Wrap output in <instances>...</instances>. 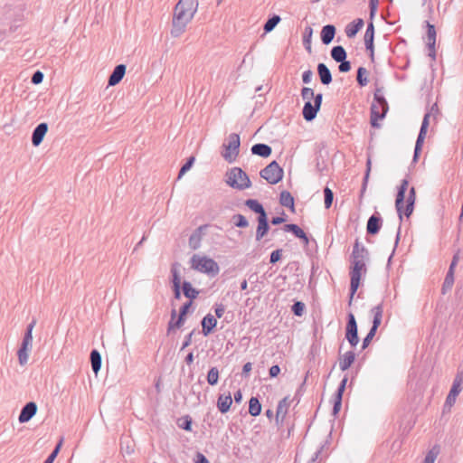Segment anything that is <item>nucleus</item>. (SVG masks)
Returning <instances> with one entry per match:
<instances>
[{"mask_svg": "<svg viewBox=\"0 0 463 463\" xmlns=\"http://www.w3.org/2000/svg\"><path fill=\"white\" fill-rule=\"evenodd\" d=\"M369 260V251L362 245L358 239L353 246V250L350 256V299L349 305L352 304L354 295L357 291L363 274L367 271L366 262Z\"/></svg>", "mask_w": 463, "mask_h": 463, "instance_id": "1", "label": "nucleus"}, {"mask_svg": "<svg viewBox=\"0 0 463 463\" xmlns=\"http://www.w3.org/2000/svg\"><path fill=\"white\" fill-rule=\"evenodd\" d=\"M198 9V0H179L173 14L171 35L179 37L192 21Z\"/></svg>", "mask_w": 463, "mask_h": 463, "instance_id": "2", "label": "nucleus"}, {"mask_svg": "<svg viewBox=\"0 0 463 463\" xmlns=\"http://www.w3.org/2000/svg\"><path fill=\"white\" fill-rule=\"evenodd\" d=\"M226 184L233 189L240 191L251 186L248 175L240 167H233L226 173Z\"/></svg>", "mask_w": 463, "mask_h": 463, "instance_id": "3", "label": "nucleus"}, {"mask_svg": "<svg viewBox=\"0 0 463 463\" xmlns=\"http://www.w3.org/2000/svg\"><path fill=\"white\" fill-rule=\"evenodd\" d=\"M191 267L202 273L208 274L212 277L216 276L219 271V266L215 260L210 259L208 257H201L199 255L194 254L191 258Z\"/></svg>", "mask_w": 463, "mask_h": 463, "instance_id": "4", "label": "nucleus"}, {"mask_svg": "<svg viewBox=\"0 0 463 463\" xmlns=\"http://www.w3.org/2000/svg\"><path fill=\"white\" fill-rule=\"evenodd\" d=\"M240 136L236 133H232L223 143L222 147L224 151L222 152V157L229 163L235 161L240 150Z\"/></svg>", "mask_w": 463, "mask_h": 463, "instance_id": "5", "label": "nucleus"}, {"mask_svg": "<svg viewBox=\"0 0 463 463\" xmlns=\"http://www.w3.org/2000/svg\"><path fill=\"white\" fill-rule=\"evenodd\" d=\"M260 175L269 184H276L282 180L284 171L278 162L274 160L260 172Z\"/></svg>", "mask_w": 463, "mask_h": 463, "instance_id": "6", "label": "nucleus"}, {"mask_svg": "<svg viewBox=\"0 0 463 463\" xmlns=\"http://www.w3.org/2000/svg\"><path fill=\"white\" fill-rule=\"evenodd\" d=\"M388 110L389 105L385 99L383 103L380 100L373 99L371 106V125L373 128H378L379 124L377 121L384 118Z\"/></svg>", "mask_w": 463, "mask_h": 463, "instance_id": "7", "label": "nucleus"}, {"mask_svg": "<svg viewBox=\"0 0 463 463\" xmlns=\"http://www.w3.org/2000/svg\"><path fill=\"white\" fill-rule=\"evenodd\" d=\"M345 338L351 345V346L354 347L359 342L358 333H357V324L355 317L353 313L348 314L347 323L345 327Z\"/></svg>", "mask_w": 463, "mask_h": 463, "instance_id": "8", "label": "nucleus"}, {"mask_svg": "<svg viewBox=\"0 0 463 463\" xmlns=\"http://www.w3.org/2000/svg\"><path fill=\"white\" fill-rule=\"evenodd\" d=\"M429 118L430 114H425L423 120L421 122V126L420 128V132L416 140L415 147H414V154H413V162H417L420 154L421 152L422 145L427 134V129L429 127Z\"/></svg>", "mask_w": 463, "mask_h": 463, "instance_id": "9", "label": "nucleus"}, {"mask_svg": "<svg viewBox=\"0 0 463 463\" xmlns=\"http://www.w3.org/2000/svg\"><path fill=\"white\" fill-rule=\"evenodd\" d=\"M409 182L407 179H403L401 183V185L398 188V192L396 194V200H395V207L397 210V213L399 214L400 222L402 221V208H403V203L405 199V194L408 188Z\"/></svg>", "mask_w": 463, "mask_h": 463, "instance_id": "10", "label": "nucleus"}, {"mask_svg": "<svg viewBox=\"0 0 463 463\" xmlns=\"http://www.w3.org/2000/svg\"><path fill=\"white\" fill-rule=\"evenodd\" d=\"M373 40H374V25L373 23L371 21L367 24V28L364 33V44L366 50L369 52V55L372 61L374 59V46H373Z\"/></svg>", "mask_w": 463, "mask_h": 463, "instance_id": "11", "label": "nucleus"}, {"mask_svg": "<svg viewBox=\"0 0 463 463\" xmlns=\"http://www.w3.org/2000/svg\"><path fill=\"white\" fill-rule=\"evenodd\" d=\"M48 131V124L45 122L40 123L33 131L31 141L34 146L42 144L46 133Z\"/></svg>", "mask_w": 463, "mask_h": 463, "instance_id": "12", "label": "nucleus"}, {"mask_svg": "<svg viewBox=\"0 0 463 463\" xmlns=\"http://www.w3.org/2000/svg\"><path fill=\"white\" fill-rule=\"evenodd\" d=\"M427 23V47L430 51L429 56L435 59L436 56V51H435V44H436V30L435 26L433 24H430L429 22Z\"/></svg>", "mask_w": 463, "mask_h": 463, "instance_id": "13", "label": "nucleus"}, {"mask_svg": "<svg viewBox=\"0 0 463 463\" xmlns=\"http://www.w3.org/2000/svg\"><path fill=\"white\" fill-rule=\"evenodd\" d=\"M382 224H383V220L378 213L371 215L367 221V225H366L367 233L370 235L377 234L379 232V231L381 230Z\"/></svg>", "mask_w": 463, "mask_h": 463, "instance_id": "14", "label": "nucleus"}, {"mask_svg": "<svg viewBox=\"0 0 463 463\" xmlns=\"http://www.w3.org/2000/svg\"><path fill=\"white\" fill-rule=\"evenodd\" d=\"M126 69L127 68H126L125 64L117 65L114 68L112 73L109 77L108 85L115 86V85L118 84L126 73Z\"/></svg>", "mask_w": 463, "mask_h": 463, "instance_id": "15", "label": "nucleus"}, {"mask_svg": "<svg viewBox=\"0 0 463 463\" xmlns=\"http://www.w3.org/2000/svg\"><path fill=\"white\" fill-rule=\"evenodd\" d=\"M202 333L204 336L209 335L217 325L216 318L212 314H207L201 321Z\"/></svg>", "mask_w": 463, "mask_h": 463, "instance_id": "16", "label": "nucleus"}, {"mask_svg": "<svg viewBox=\"0 0 463 463\" xmlns=\"http://www.w3.org/2000/svg\"><path fill=\"white\" fill-rule=\"evenodd\" d=\"M258 227L256 230V240L260 241L269 231V225L268 222V215L258 216Z\"/></svg>", "mask_w": 463, "mask_h": 463, "instance_id": "17", "label": "nucleus"}, {"mask_svg": "<svg viewBox=\"0 0 463 463\" xmlns=\"http://www.w3.org/2000/svg\"><path fill=\"white\" fill-rule=\"evenodd\" d=\"M283 230L287 232H292L297 238L302 240L306 245L308 244L307 235L298 225L294 223L285 224Z\"/></svg>", "mask_w": 463, "mask_h": 463, "instance_id": "18", "label": "nucleus"}, {"mask_svg": "<svg viewBox=\"0 0 463 463\" xmlns=\"http://www.w3.org/2000/svg\"><path fill=\"white\" fill-rule=\"evenodd\" d=\"M364 22L362 18H357L345 26V33L348 38H354L363 28Z\"/></svg>", "mask_w": 463, "mask_h": 463, "instance_id": "19", "label": "nucleus"}, {"mask_svg": "<svg viewBox=\"0 0 463 463\" xmlns=\"http://www.w3.org/2000/svg\"><path fill=\"white\" fill-rule=\"evenodd\" d=\"M319 109L311 102V100L306 101L302 109V115L305 120L312 121L316 118Z\"/></svg>", "mask_w": 463, "mask_h": 463, "instance_id": "20", "label": "nucleus"}, {"mask_svg": "<svg viewBox=\"0 0 463 463\" xmlns=\"http://www.w3.org/2000/svg\"><path fill=\"white\" fill-rule=\"evenodd\" d=\"M317 74L323 85H329L332 82V73L325 63L317 64Z\"/></svg>", "mask_w": 463, "mask_h": 463, "instance_id": "21", "label": "nucleus"}, {"mask_svg": "<svg viewBox=\"0 0 463 463\" xmlns=\"http://www.w3.org/2000/svg\"><path fill=\"white\" fill-rule=\"evenodd\" d=\"M335 27L333 24L323 26L320 33L322 43L326 45L329 44L335 35Z\"/></svg>", "mask_w": 463, "mask_h": 463, "instance_id": "22", "label": "nucleus"}, {"mask_svg": "<svg viewBox=\"0 0 463 463\" xmlns=\"http://www.w3.org/2000/svg\"><path fill=\"white\" fill-rule=\"evenodd\" d=\"M232 404V398L231 393L227 395L220 394L217 400V408L222 413H226L229 411L231 406Z\"/></svg>", "mask_w": 463, "mask_h": 463, "instance_id": "23", "label": "nucleus"}, {"mask_svg": "<svg viewBox=\"0 0 463 463\" xmlns=\"http://www.w3.org/2000/svg\"><path fill=\"white\" fill-rule=\"evenodd\" d=\"M250 151L253 155L265 158L270 156L272 149L267 144L258 143L251 146Z\"/></svg>", "mask_w": 463, "mask_h": 463, "instance_id": "24", "label": "nucleus"}, {"mask_svg": "<svg viewBox=\"0 0 463 463\" xmlns=\"http://www.w3.org/2000/svg\"><path fill=\"white\" fill-rule=\"evenodd\" d=\"M371 312L373 315V326H372L371 328L373 330H376L377 331L379 326L382 323V318H383V303H380L379 305H377L374 307H373Z\"/></svg>", "mask_w": 463, "mask_h": 463, "instance_id": "25", "label": "nucleus"}, {"mask_svg": "<svg viewBox=\"0 0 463 463\" xmlns=\"http://www.w3.org/2000/svg\"><path fill=\"white\" fill-rule=\"evenodd\" d=\"M355 354L353 351H348L339 358V367L342 371H346L354 362Z\"/></svg>", "mask_w": 463, "mask_h": 463, "instance_id": "26", "label": "nucleus"}, {"mask_svg": "<svg viewBox=\"0 0 463 463\" xmlns=\"http://www.w3.org/2000/svg\"><path fill=\"white\" fill-rule=\"evenodd\" d=\"M290 405V400L288 396L284 397L282 400L279 402L278 408H277V413H276V420L278 421L279 417H281V420L285 418L286 414L288 413V407Z\"/></svg>", "mask_w": 463, "mask_h": 463, "instance_id": "27", "label": "nucleus"}, {"mask_svg": "<svg viewBox=\"0 0 463 463\" xmlns=\"http://www.w3.org/2000/svg\"><path fill=\"white\" fill-rule=\"evenodd\" d=\"M29 344V328L24 333L22 347L18 351L19 363L22 365L26 364L27 363V345Z\"/></svg>", "mask_w": 463, "mask_h": 463, "instance_id": "28", "label": "nucleus"}, {"mask_svg": "<svg viewBox=\"0 0 463 463\" xmlns=\"http://www.w3.org/2000/svg\"><path fill=\"white\" fill-rule=\"evenodd\" d=\"M185 318L178 316L176 318V310L173 309L171 311V319L168 322L167 326V333L169 334L172 330L175 328H180L184 324Z\"/></svg>", "mask_w": 463, "mask_h": 463, "instance_id": "29", "label": "nucleus"}, {"mask_svg": "<svg viewBox=\"0 0 463 463\" xmlns=\"http://www.w3.org/2000/svg\"><path fill=\"white\" fill-rule=\"evenodd\" d=\"M245 205L255 213H258V216H265L267 214L263 205L258 200L248 199L245 201Z\"/></svg>", "mask_w": 463, "mask_h": 463, "instance_id": "30", "label": "nucleus"}, {"mask_svg": "<svg viewBox=\"0 0 463 463\" xmlns=\"http://www.w3.org/2000/svg\"><path fill=\"white\" fill-rule=\"evenodd\" d=\"M279 203L287 208H289L291 212L295 211L294 197L288 191H282L279 195Z\"/></svg>", "mask_w": 463, "mask_h": 463, "instance_id": "31", "label": "nucleus"}, {"mask_svg": "<svg viewBox=\"0 0 463 463\" xmlns=\"http://www.w3.org/2000/svg\"><path fill=\"white\" fill-rule=\"evenodd\" d=\"M91 369L97 374L101 368V355L97 349H93L90 354Z\"/></svg>", "mask_w": 463, "mask_h": 463, "instance_id": "32", "label": "nucleus"}, {"mask_svg": "<svg viewBox=\"0 0 463 463\" xmlns=\"http://www.w3.org/2000/svg\"><path fill=\"white\" fill-rule=\"evenodd\" d=\"M182 290L184 295L188 298L191 301L193 299H195L198 295L199 291L193 288L192 284L189 281H184L182 284Z\"/></svg>", "mask_w": 463, "mask_h": 463, "instance_id": "33", "label": "nucleus"}, {"mask_svg": "<svg viewBox=\"0 0 463 463\" xmlns=\"http://www.w3.org/2000/svg\"><path fill=\"white\" fill-rule=\"evenodd\" d=\"M463 373H458L454 378L449 392L452 396H458L462 391Z\"/></svg>", "mask_w": 463, "mask_h": 463, "instance_id": "34", "label": "nucleus"}, {"mask_svg": "<svg viewBox=\"0 0 463 463\" xmlns=\"http://www.w3.org/2000/svg\"><path fill=\"white\" fill-rule=\"evenodd\" d=\"M261 412V404L257 397H251L249 401V413L253 416H259Z\"/></svg>", "mask_w": 463, "mask_h": 463, "instance_id": "35", "label": "nucleus"}, {"mask_svg": "<svg viewBox=\"0 0 463 463\" xmlns=\"http://www.w3.org/2000/svg\"><path fill=\"white\" fill-rule=\"evenodd\" d=\"M331 57L335 61L338 62L342 61L343 58L346 59L347 53L343 46L336 45L331 50Z\"/></svg>", "mask_w": 463, "mask_h": 463, "instance_id": "36", "label": "nucleus"}, {"mask_svg": "<svg viewBox=\"0 0 463 463\" xmlns=\"http://www.w3.org/2000/svg\"><path fill=\"white\" fill-rule=\"evenodd\" d=\"M281 18L278 14H273L271 17H269L267 22L265 23L263 26V30L265 33L271 32L280 22Z\"/></svg>", "mask_w": 463, "mask_h": 463, "instance_id": "37", "label": "nucleus"}, {"mask_svg": "<svg viewBox=\"0 0 463 463\" xmlns=\"http://www.w3.org/2000/svg\"><path fill=\"white\" fill-rule=\"evenodd\" d=\"M371 165H372V161H371V158L368 157L367 161H366V170H365V174L364 176L363 184H362V188H361V192H360V198H362L364 196V194L366 191L367 184H368V180H369V176H370V173H371Z\"/></svg>", "mask_w": 463, "mask_h": 463, "instance_id": "38", "label": "nucleus"}, {"mask_svg": "<svg viewBox=\"0 0 463 463\" xmlns=\"http://www.w3.org/2000/svg\"><path fill=\"white\" fill-rule=\"evenodd\" d=\"M313 34V30L311 27H306L303 33V43L305 45L306 50L310 53L311 52V38Z\"/></svg>", "mask_w": 463, "mask_h": 463, "instance_id": "39", "label": "nucleus"}, {"mask_svg": "<svg viewBox=\"0 0 463 463\" xmlns=\"http://www.w3.org/2000/svg\"><path fill=\"white\" fill-rule=\"evenodd\" d=\"M367 70L364 67H359L356 74V80L361 87H364L368 84Z\"/></svg>", "mask_w": 463, "mask_h": 463, "instance_id": "40", "label": "nucleus"}, {"mask_svg": "<svg viewBox=\"0 0 463 463\" xmlns=\"http://www.w3.org/2000/svg\"><path fill=\"white\" fill-rule=\"evenodd\" d=\"M439 453V447L438 445L433 446L425 456L423 463H434Z\"/></svg>", "mask_w": 463, "mask_h": 463, "instance_id": "41", "label": "nucleus"}, {"mask_svg": "<svg viewBox=\"0 0 463 463\" xmlns=\"http://www.w3.org/2000/svg\"><path fill=\"white\" fill-rule=\"evenodd\" d=\"M454 284V273L447 272L443 285H442V294H446L449 290L451 289Z\"/></svg>", "mask_w": 463, "mask_h": 463, "instance_id": "42", "label": "nucleus"}, {"mask_svg": "<svg viewBox=\"0 0 463 463\" xmlns=\"http://www.w3.org/2000/svg\"><path fill=\"white\" fill-rule=\"evenodd\" d=\"M219 381V370L217 367H212L207 373V383L210 385H216Z\"/></svg>", "mask_w": 463, "mask_h": 463, "instance_id": "43", "label": "nucleus"}, {"mask_svg": "<svg viewBox=\"0 0 463 463\" xmlns=\"http://www.w3.org/2000/svg\"><path fill=\"white\" fill-rule=\"evenodd\" d=\"M179 264L174 263L171 267L172 283L174 286H181V277L178 269Z\"/></svg>", "mask_w": 463, "mask_h": 463, "instance_id": "44", "label": "nucleus"}, {"mask_svg": "<svg viewBox=\"0 0 463 463\" xmlns=\"http://www.w3.org/2000/svg\"><path fill=\"white\" fill-rule=\"evenodd\" d=\"M233 224L238 228H246L249 226V222L242 214H235L232 216Z\"/></svg>", "mask_w": 463, "mask_h": 463, "instance_id": "45", "label": "nucleus"}, {"mask_svg": "<svg viewBox=\"0 0 463 463\" xmlns=\"http://www.w3.org/2000/svg\"><path fill=\"white\" fill-rule=\"evenodd\" d=\"M324 198H325V200H324L325 207H326V209H329L333 203L334 193L327 186H326L324 188Z\"/></svg>", "mask_w": 463, "mask_h": 463, "instance_id": "46", "label": "nucleus"}, {"mask_svg": "<svg viewBox=\"0 0 463 463\" xmlns=\"http://www.w3.org/2000/svg\"><path fill=\"white\" fill-rule=\"evenodd\" d=\"M305 304L301 301H296L292 307L291 311L295 316L301 317L305 311Z\"/></svg>", "mask_w": 463, "mask_h": 463, "instance_id": "47", "label": "nucleus"}, {"mask_svg": "<svg viewBox=\"0 0 463 463\" xmlns=\"http://www.w3.org/2000/svg\"><path fill=\"white\" fill-rule=\"evenodd\" d=\"M62 441H63V439H61L60 441L55 446V448L52 450V452L48 456V458L44 460L43 463H53L55 458L57 457V455H58V453H59V451L61 449V447L62 445Z\"/></svg>", "mask_w": 463, "mask_h": 463, "instance_id": "48", "label": "nucleus"}, {"mask_svg": "<svg viewBox=\"0 0 463 463\" xmlns=\"http://www.w3.org/2000/svg\"><path fill=\"white\" fill-rule=\"evenodd\" d=\"M201 235L197 232L193 233L189 238V246L193 250H196L200 246Z\"/></svg>", "mask_w": 463, "mask_h": 463, "instance_id": "49", "label": "nucleus"}, {"mask_svg": "<svg viewBox=\"0 0 463 463\" xmlns=\"http://www.w3.org/2000/svg\"><path fill=\"white\" fill-rule=\"evenodd\" d=\"M194 162V156H191L187 159V161L182 165L180 171H179V174H178V178H181L188 170L191 169V167L193 166V164Z\"/></svg>", "mask_w": 463, "mask_h": 463, "instance_id": "50", "label": "nucleus"}, {"mask_svg": "<svg viewBox=\"0 0 463 463\" xmlns=\"http://www.w3.org/2000/svg\"><path fill=\"white\" fill-rule=\"evenodd\" d=\"M314 90L308 87H303L301 90V97L304 100L308 101L314 97Z\"/></svg>", "mask_w": 463, "mask_h": 463, "instance_id": "51", "label": "nucleus"}, {"mask_svg": "<svg viewBox=\"0 0 463 463\" xmlns=\"http://www.w3.org/2000/svg\"><path fill=\"white\" fill-rule=\"evenodd\" d=\"M181 423H179V427L184 430H191L192 429V419L190 416H185L180 419Z\"/></svg>", "mask_w": 463, "mask_h": 463, "instance_id": "52", "label": "nucleus"}, {"mask_svg": "<svg viewBox=\"0 0 463 463\" xmlns=\"http://www.w3.org/2000/svg\"><path fill=\"white\" fill-rule=\"evenodd\" d=\"M376 332H377L376 330H373L372 328H370L367 335L363 340L362 349H365V348L368 347V345H370L371 341L374 337Z\"/></svg>", "mask_w": 463, "mask_h": 463, "instance_id": "53", "label": "nucleus"}, {"mask_svg": "<svg viewBox=\"0 0 463 463\" xmlns=\"http://www.w3.org/2000/svg\"><path fill=\"white\" fill-rule=\"evenodd\" d=\"M44 78L43 73L41 71H36L31 77V82L33 84H40L43 82Z\"/></svg>", "mask_w": 463, "mask_h": 463, "instance_id": "54", "label": "nucleus"}, {"mask_svg": "<svg viewBox=\"0 0 463 463\" xmlns=\"http://www.w3.org/2000/svg\"><path fill=\"white\" fill-rule=\"evenodd\" d=\"M379 5V0H370L369 7H370V19L373 20L377 13Z\"/></svg>", "mask_w": 463, "mask_h": 463, "instance_id": "55", "label": "nucleus"}, {"mask_svg": "<svg viewBox=\"0 0 463 463\" xmlns=\"http://www.w3.org/2000/svg\"><path fill=\"white\" fill-rule=\"evenodd\" d=\"M340 64L338 66V70L340 72H348L351 70V62L346 61V59H342V61H338Z\"/></svg>", "mask_w": 463, "mask_h": 463, "instance_id": "56", "label": "nucleus"}, {"mask_svg": "<svg viewBox=\"0 0 463 463\" xmlns=\"http://www.w3.org/2000/svg\"><path fill=\"white\" fill-rule=\"evenodd\" d=\"M342 399H343L342 397L335 396L333 411H332L334 416H336L341 410Z\"/></svg>", "mask_w": 463, "mask_h": 463, "instance_id": "57", "label": "nucleus"}, {"mask_svg": "<svg viewBox=\"0 0 463 463\" xmlns=\"http://www.w3.org/2000/svg\"><path fill=\"white\" fill-rule=\"evenodd\" d=\"M282 251L283 250L281 249L273 250L270 254L269 262L271 264L277 263L281 259Z\"/></svg>", "mask_w": 463, "mask_h": 463, "instance_id": "58", "label": "nucleus"}, {"mask_svg": "<svg viewBox=\"0 0 463 463\" xmlns=\"http://www.w3.org/2000/svg\"><path fill=\"white\" fill-rule=\"evenodd\" d=\"M346 383H347V377L345 376L342 379V381H341V383H340V384H339V386H338V388H337V390H336V392L335 393V396H337V397L339 396V397L343 398V394H344V392L345 390Z\"/></svg>", "mask_w": 463, "mask_h": 463, "instance_id": "59", "label": "nucleus"}, {"mask_svg": "<svg viewBox=\"0 0 463 463\" xmlns=\"http://www.w3.org/2000/svg\"><path fill=\"white\" fill-rule=\"evenodd\" d=\"M346 383H347V377L345 376L342 379V381H341V383H340V384H339V386H338V388H337V390H336V392L335 393V396H337V397L339 396V397L343 398V394H344V392L345 390Z\"/></svg>", "mask_w": 463, "mask_h": 463, "instance_id": "60", "label": "nucleus"}, {"mask_svg": "<svg viewBox=\"0 0 463 463\" xmlns=\"http://www.w3.org/2000/svg\"><path fill=\"white\" fill-rule=\"evenodd\" d=\"M29 420V403L25 404L19 416L20 422H26Z\"/></svg>", "mask_w": 463, "mask_h": 463, "instance_id": "61", "label": "nucleus"}, {"mask_svg": "<svg viewBox=\"0 0 463 463\" xmlns=\"http://www.w3.org/2000/svg\"><path fill=\"white\" fill-rule=\"evenodd\" d=\"M192 306V301L189 300L188 302L184 303L181 307H180V310H179V315L180 317L185 318L187 313L189 312V308L191 307Z\"/></svg>", "mask_w": 463, "mask_h": 463, "instance_id": "62", "label": "nucleus"}, {"mask_svg": "<svg viewBox=\"0 0 463 463\" xmlns=\"http://www.w3.org/2000/svg\"><path fill=\"white\" fill-rule=\"evenodd\" d=\"M457 397L458 396H452L451 393L449 392L445 401L444 408H451L456 402Z\"/></svg>", "mask_w": 463, "mask_h": 463, "instance_id": "63", "label": "nucleus"}, {"mask_svg": "<svg viewBox=\"0 0 463 463\" xmlns=\"http://www.w3.org/2000/svg\"><path fill=\"white\" fill-rule=\"evenodd\" d=\"M313 72L311 70L305 71L302 74V81L308 84L312 80Z\"/></svg>", "mask_w": 463, "mask_h": 463, "instance_id": "64", "label": "nucleus"}]
</instances>
